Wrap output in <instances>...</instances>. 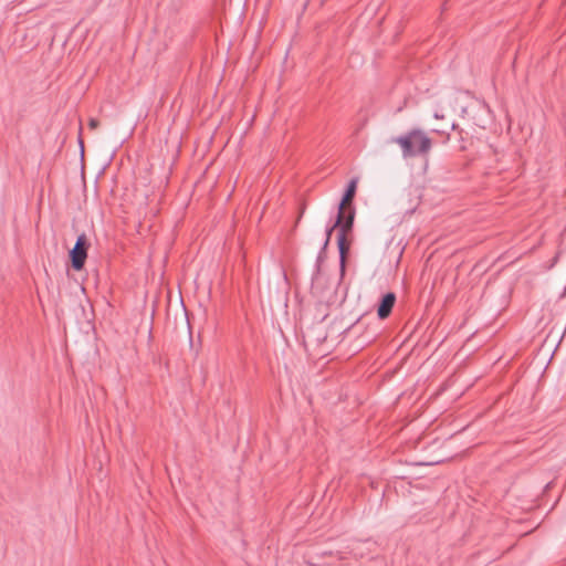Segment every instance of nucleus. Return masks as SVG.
Masks as SVG:
<instances>
[{
  "label": "nucleus",
  "instance_id": "obj_1",
  "mask_svg": "<svg viewBox=\"0 0 566 566\" xmlns=\"http://www.w3.org/2000/svg\"><path fill=\"white\" fill-rule=\"evenodd\" d=\"M392 142L400 146L403 158L427 157L432 148V139L419 128H412Z\"/></svg>",
  "mask_w": 566,
  "mask_h": 566
},
{
  "label": "nucleus",
  "instance_id": "obj_2",
  "mask_svg": "<svg viewBox=\"0 0 566 566\" xmlns=\"http://www.w3.org/2000/svg\"><path fill=\"white\" fill-rule=\"evenodd\" d=\"M88 248L90 242L87 241L85 233L80 234L73 249H71L69 253L71 265L75 271H81L84 268Z\"/></svg>",
  "mask_w": 566,
  "mask_h": 566
},
{
  "label": "nucleus",
  "instance_id": "obj_3",
  "mask_svg": "<svg viewBox=\"0 0 566 566\" xmlns=\"http://www.w3.org/2000/svg\"><path fill=\"white\" fill-rule=\"evenodd\" d=\"M376 322H367L366 316L361 315L358 317L355 323L348 326L343 334H348L350 332H357L359 328L365 327V334L363 335L361 346L368 345L374 342L378 335L377 327L375 326Z\"/></svg>",
  "mask_w": 566,
  "mask_h": 566
},
{
  "label": "nucleus",
  "instance_id": "obj_4",
  "mask_svg": "<svg viewBox=\"0 0 566 566\" xmlns=\"http://www.w3.org/2000/svg\"><path fill=\"white\" fill-rule=\"evenodd\" d=\"M355 219V208L338 207L337 219L334 227L338 228V232L349 233L353 230Z\"/></svg>",
  "mask_w": 566,
  "mask_h": 566
},
{
  "label": "nucleus",
  "instance_id": "obj_5",
  "mask_svg": "<svg viewBox=\"0 0 566 566\" xmlns=\"http://www.w3.org/2000/svg\"><path fill=\"white\" fill-rule=\"evenodd\" d=\"M396 303V294L388 292L384 294L377 305V316L379 319H386L392 312Z\"/></svg>",
  "mask_w": 566,
  "mask_h": 566
},
{
  "label": "nucleus",
  "instance_id": "obj_6",
  "mask_svg": "<svg viewBox=\"0 0 566 566\" xmlns=\"http://www.w3.org/2000/svg\"><path fill=\"white\" fill-rule=\"evenodd\" d=\"M348 233L338 232L337 235V247L339 252V266H340V277L345 274V266H346V260L347 255L349 253L350 243L346 239V235Z\"/></svg>",
  "mask_w": 566,
  "mask_h": 566
},
{
  "label": "nucleus",
  "instance_id": "obj_7",
  "mask_svg": "<svg viewBox=\"0 0 566 566\" xmlns=\"http://www.w3.org/2000/svg\"><path fill=\"white\" fill-rule=\"evenodd\" d=\"M357 189V181L355 179L350 180V182L347 185V188L343 195L342 201L339 203V207H349L353 206L352 202L354 200V197L356 195Z\"/></svg>",
  "mask_w": 566,
  "mask_h": 566
},
{
  "label": "nucleus",
  "instance_id": "obj_8",
  "mask_svg": "<svg viewBox=\"0 0 566 566\" xmlns=\"http://www.w3.org/2000/svg\"><path fill=\"white\" fill-rule=\"evenodd\" d=\"M324 259H325V250L322 249L316 259V274L319 273L321 263L324 261Z\"/></svg>",
  "mask_w": 566,
  "mask_h": 566
},
{
  "label": "nucleus",
  "instance_id": "obj_9",
  "mask_svg": "<svg viewBox=\"0 0 566 566\" xmlns=\"http://www.w3.org/2000/svg\"><path fill=\"white\" fill-rule=\"evenodd\" d=\"M335 228H336V227H334V226H333V227H331V228H328V229L326 230V240H325V242H324V244H323V250H326V247H327V244H328V242H329V240H331V235H332V233H333V231H334V229H335Z\"/></svg>",
  "mask_w": 566,
  "mask_h": 566
},
{
  "label": "nucleus",
  "instance_id": "obj_10",
  "mask_svg": "<svg viewBox=\"0 0 566 566\" xmlns=\"http://www.w3.org/2000/svg\"><path fill=\"white\" fill-rule=\"evenodd\" d=\"M99 126V122L96 118H90L88 120V127L91 129H96Z\"/></svg>",
  "mask_w": 566,
  "mask_h": 566
},
{
  "label": "nucleus",
  "instance_id": "obj_11",
  "mask_svg": "<svg viewBox=\"0 0 566 566\" xmlns=\"http://www.w3.org/2000/svg\"><path fill=\"white\" fill-rule=\"evenodd\" d=\"M452 129H455L457 128V125L453 123L452 126H451Z\"/></svg>",
  "mask_w": 566,
  "mask_h": 566
},
{
  "label": "nucleus",
  "instance_id": "obj_12",
  "mask_svg": "<svg viewBox=\"0 0 566 566\" xmlns=\"http://www.w3.org/2000/svg\"><path fill=\"white\" fill-rule=\"evenodd\" d=\"M436 118H440V115L438 113L434 114Z\"/></svg>",
  "mask_w": 566,
  "mask_h": 566
}]
</instances>
